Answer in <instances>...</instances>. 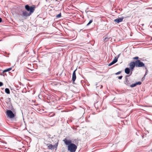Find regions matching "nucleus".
<instances>
[{"mask_svg":"<svg viewBox=\"0 0 152 152\" xmlns=\"http://www.w3.org/2000/svg\"><path fill=\"white\" fill-rule=\"evenodd\" d=\"M102 85H101L100 88H102Z\"/></svg>","mask_w":152,"mask_h":152,"instance_id":"cd10ccee","label":"nucleus"},{"mask_svg":"<svg viewBox=\"0 0 152 152\" xmlns=\"http://www.w3.org/2000/svg\"><path fill=\"white\" fill-rule=\"evenodd\" d=\"M77 148V146L75 144L72 143L68 145V150L70 152H75Z\"/></svg>","mask_w":152,"mask_h":152,"instance_id":"f257e3e1","label":"nucleus"},{"mask_svg":"<svg viewBox=\"0 0 152 152\" xmlns=\"http://www.w3.org/2000/svg\"><path fill=\"white\" fill-rule=\"evenodd\" d=\"M114 64L113 61H112L109 64H108V66H111V65H112L113 64Z\"/></svg>","mask_w":152,"mask_h":152,"instance_id":"4be33fe9","label":"nucleus"},{"mask_svg":"<svg viewBox=\"0 0 152 152\" xmlns=\"http://www.w3.org/2000/svg\"><path fill=\"white\" fill-rule=\"evenodd\" d=\"M2 18H0V23L2 22Z\"/></svg>","mask_w":152,"mask_h":152,"instance_id":"bb28decb","label":"nucleus"},{"mask_svg":"<svg viewBox=\"0 0 152 152\" xmlns=\"http://www.w3.org/2000/svg\"><path fill=\"white\" fill-rule=\"evenodd\" d=\"M135 63L136 66L138 67H145V66L144 64L140 61L139 60H137L134 62Z\"/></svg>","mask_w":152,"mask_h":152,"instance_id":"7ed1b4c3","label":"nucleus"},{"mask_svg":"<svg viewBox=\"0 0 152 152\" xmlns=\"http://www.w3.org/2000/svg\"><path fill=\"white\" fill-rule=\"evenodd\" d=\"M3 85L2 82H0V87L2 86Z\"/></svg>","mask_w":152,"mask_h":152,"instance_id":"a878e982","label":"nucleus"},{"mask_svg":"<svg viewBox=\"0 0 152 152\" xmlns=\"http://www.w3.org/2000/svg\"><path fill=\"white\" fill-rule=\"evenodd\" d=\"M47 145L48 147V148L51 150H53V145L50 144H48Z\"/></svg>","mask_w":152,"mask_h":152,"instance_id":"ddd939ff","label":"nucleus"},{"mask_svg":"<svg viewBox=\"0 0 152 152\" xmlns=\"http://www.w3.org/2000/svg\"><path fill=\"white\" fill-rule=\"evenodd\" d=\"M145 69H146V72L145 75H144V77H145L147 74L148 72V70L147 69V67L145 66Z\"/></svg>","mask_w":152,"mask_h":152,"instance_id":"f3484780","label":"nucleus"},{"mask_svg":"<svg viewBox=\"0 0 152 152\" xmlns=\"http://www.w3.org/2000/svg\"><path fill=\"white\" fill-rule=\"evenodd\" d=\"M93 22V20H90L89 22L88 23V24H87L86 26H88L91 23Z\"/></svg>","mask_w":152,"mask_h":152,"instance_id":"6ab92c4d","label":"nucleus"},{"mask_svg":"<svg viewBox=\"0 0 152 152\" xmlns=\"http://www.w3.org/2000/svg\"><path fill=\"white\" fill-rule=\"evenodd\" d=\"M139 58L138 56H136L134 58H133V59H138Z\"/></svg>","mask_w":152,"mask_h":152,"instance_id":"b1692460","label":"nucleus"},{"mask_svg":"<svg viewBox=\"0 0 152 152\" xmlns=\"http://www.w3.org/2000/svg\"><path fill=\"white\" fill-rule=\"evenodd\" d=\"M5 92L8 94H9L10 93V90L8 88H6L5 89Z\"/></svg>","mask_w":152,"mask_h":152,"instance_id":"2eb2a0df","label":"nucleus"},{"mask_svg":"<svg viewBox=\"0 0 152 152\" xmlns=\"http://www.w3.org/2000/svg\"><path fill=\"white\" fill-rule=\"evenodd\" d=\"M7 115L10 118H14L15 116V114L10 110H7Z\"/></svg>","mask_w":152,"mask_h":152,"instance_id":"20e7f679","label":"nucleus"},{"mask_svg":"<svg viewBox=\"0 0 152 152\" xmlns=\"http://www.w3.org/2000/svg\"><path fill=\"white\" fill-rule=\"evenodd\" d=\"M142 83L140 81H139L137 82H136V83L133 84L132 85H130V87L131 88H133L136 86L137 85H140Z\"/></svg>","mask_w":152,"mask_h":152,"instance_id":"9b49d317","label":"nucleus"},{"mask_svg":"<svg viewBox=\"0 0 152 152\" xmlns=\"http://www.w3.org/2000/svg\"><path fill=\"white\" fill-rule=\"evenodd\" d=\"M77 70V69L75 70L74 72H73V74H72V80L73 81V83H74V82L75 81L76 78V71Z\"/></svg>","mask_w":152,"mask_h":152,"instance_id":"6e6552de","label":"nucleus"},{"mask_svg":"<svg viewBox=\"0 0 152 152\" xmlns=\"http://www.w3.org/2000/svg\"><path fill=\"white\" fill-rule=\"evenodd\" d=\"M149 152H152V150H151Z\"/></svg>","mask_w":152,"mask_h":152,"instance_id":"c756f323","label":"nucleus"},{"mask_svg":"<svg viewBox=\"0 0 152 152\" xmlns=\"http://www.w3.org/2000/svg\"><path fill=\"white\" fill-rule=\"evenodd\" d=\"M96 88H97V87H98L99 86H97V85H96Z\"/></svg>","mask_w":152,"mask_h":152,"instance_id":"c85d7f7f","label":"nucleus"},{"mask_svg":"<svg viewBox=\"0 0 152 152\" xmlns=\"http://www.w3.org/2000/svg\"><path fill=\"white\" fill-rule=\"evenodd\" d=\"M122 76H119L118 77V79H121L122 78Z\"/></svg>","mask_w":152,"mask_h":152,"instance_id":"393cba45","label":"nucleus"},{"mask_svg":"<svg viewBox=\"0 0 152 152\" xmlns=\"http://www.w3.org/2000/svg\"><path fill=\"white\" fill-rule=\"evenodd\" d=\"M57 146V145H53V150L56 149V147Z\"/></svg>","mask_w":152,"mask_h":152,"instance_id":"412c9836","label":"nucleus"},{"mask_svg":"<svg viewBox=\"0 0 152 152\" xmlns=\"http://www.w3.org/2000/svg\"><path fill=\"white\" fill-rule=\"evenodd\" d=\"M12 69V68H9L7 69L4 70L3 71V72H7L8 71H9L10 70H11Z\"/></svg>","mask_w":152,"mask_h":152,"instance_id":"dca6fc26","label":"nucleus"},{"mask_svg":"<svg viewBox=\"0 0 152 152\" xmlns=\"http://www.w3.org/2000/svg\"><path fill=\"white\" fill-rule=\"evenodd\" d=\"M35 8L34 6H30L28 4H27L25 6L26 10L31 14L34 12Z\"/></svg>","mask_w":152,"mask_h":152,"instance_id":"f03ea898","label":"nucleus"},{"mask_svg":"<svg viewBox=\"0 0 152 152\" xmlns=\"http://www.w3.org/2000/svg\"><path fill=\"white\" fill-rule=\"evenodd\" d=\"M125 72L127 74H129L131 72L130 69L129 68H126L124 70Z\"/></svg>","mask_w":152,"mask_h":152,"instance_id":"f8f14e48","label":"nucleus"},{"mask_svg":"<svg viewBox=\"0 0 152 152\" xmlns=\"http://www.w3.org/2000/svg\"><path fill=\"white\" fill-rule=\"evenodd\" d=\"M22 14L23 16L27 17L30 16L31 14L26 10H23L22 11Z\"/></svg>","mask_w":152,"mask_h":152,"instance_id":"423d86ee","label":"nucleus"},{"mask_svg":"<svg viewBox=\"0 0 152 152\" xmlns=\"http://www.w3.org/2000/svg\"><path fill=\"white\" fill-rule=\"evenodd\" d=\"M121 71H119L118 72L116 73H115V75H118L120 74L121 73Z\"/></svg>","mask_w":152,"mask_h":152,"instance_id":"5701e85b","label":"nucleus"},{"mask_svg":"<svg viewBox=\"0 0 152 152\" xmlns=\"http://www.w3.org/2000/svg\"><path fill=\"white\" fill-rule=\"evenodd\" d=\"M130 75H126L125 77V83L127 85H129L130 84L129 81L128 80V77H129Z\"/></svg>","mask_w":152,"mask_h":152,"instance_id":"1a4fd4ad","label":"nucleus"},{"mask_svg":"<svg viewBox=\"0 0 152 152\" xmlns=\"http://www.w3.org/2000/svg\"><path fill=\"white\" fill-rule=\"evenodd\" d=\"M124 18L123 17L121 18H118L115 19L114 20V21L116 23H119L122 21Z\"/></svg>","mask_w":152,"mask_h":152,"instance_id":"0eeeda50","label":"nucleus"},{"mask_svg":"<svg viewBox=\"0 0 152 152\" xmlns=\"http://www.w3.org/2000/svg\"><path fill=\"white\" fill-rule=\"evenodd\" d=\"M118 58V57L117 58L116 57H115L114 59L112 61L114 64H115L117 61Z\"/></svg>","mask_w":152,"mask_h":152,"instance_id":"4468645a","label":"nucleus"},{"mask_svg":"<svg viewBox=\"0 0 152 152\" xmlns=\"http://www.w3.org/2000/svg\"><path fill=\"white\" fill-rule=\"evenodd\" d=\"M61 13L60 12L59 14L57 15L56 16V17L57 18H60L61 17Z\"/></svg>","mask_w":152,"mask_h":152,"instance_id":"a211bd4d","label":"nucleus"},{"mask_svg":"<svg viewBox=\"0 0 152 152\" xmlns=\"http://www.w3.org/2000/svg\"><path fill=\"white\" fill-rule=\"evenodd\" d=\"M63 141L65 143L66 145H68L72 143V142L71 140H68L66 139L64 140Z\"/></svg>","mask_w":152,"mask_h":152,"instance_id":"9d476101","label":"nucleus"},{"mask_svg":"<svg viewBox=\"0 0 152 152\" xmlns=\"http://www.w3.org/2000/svg\"><path fill=\"white\" fill-rule=\"evenodd\" d=\"M103 39L104 40V41H105V42H107V40H108L109 39V38H108V37H103Z\"/></svg>","mask_w":152,"mask_h":152,"instance_id":"aec40b11","label":"nucleus"},{"mask_svg":"<svg viewBox=\"0 0 152 152\" xmlns=\"http://www.w3.org/2000/svg\"><path fill=\"white\" fill-rule=\"evenodd\" d=\"M129 66L130 68V75H131L132 73V71H133V69L135 67V66H136L135 63L134 62H132L130 63L129 64Z\"/></svg>","mask_w":152,"mask_h":152,"instance_id":"39448f33","label":"nucleus"}]
</instances>
